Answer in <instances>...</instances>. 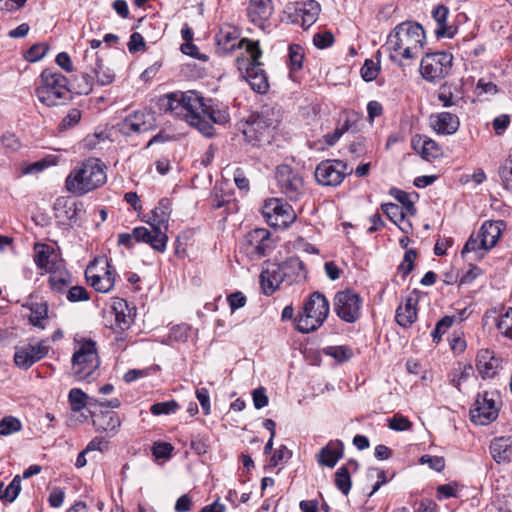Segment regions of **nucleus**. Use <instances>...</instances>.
<instances>
[{
    "mask_svg": "<svg viewBox=\"0 0 512 512\" xmlns=\"http://www.w3.org/2000/svg\"><path fill=\"white\" fill-rule=\"evenodd\" d=\"M282 273L280 264L277 263H270L262 270L260 274V286L265 295H272L280 288L281 284H285Z\"/></svg>",
    "mask_w": 512,
    "mask_h": 512,
    "instance_id": "nucleus-23",
    "label": "nucleus"
},
{
    "mask_svg": "<svg viewBox=\"0 0 512 512\" xmlns=\"http://www.w3.org/2000/svg\"><path fill=\"white\" fill-rule=\"evenodd\" d=\"M320 11L321 6L315 0L296 3L293 22L300 23L304 29H307L317 21Z\"/></svg>",
    "mask_w": 512,
    "mask_h": 512,
    "instance_id": "nucleus-24",
    "label": "nucleus"
},
{
    "mask_svg": "<svg viewBox=\"0 0 512 512\" xmlns=\"http://www.w3.org/2000/svg\"><path fill=\"white\" fill-rule=\"evenodd\" d=\"M452 62L451 53L444 51L427 53L421 60L420 73L426 81L436 83L450 73Z\"/></svg>",
    "mask_w": 512,
    "mask_h": 512,
    "instance_id": "nucleus-10",
    "label": "nucleus"
},
{
    "mask_svg": "<svg viewBox=\"0 0 512 512\" xmlns=\"http://www.w3.org/2000/svg\"><path fill=\"white\" fill-rule=\"evenodd\" d=\"M347 174V164L340 160H324L315 170L316 181L323 186L339 185Z\"/></svg>",
    "mask_w": 512,
    "mask_h": 512,
    "instance_id": "nucleus-17",
    "label": "nucleus"
},
{
    "mask_svg": "<svg viewBox=\"0 0 512 512\" xmlns=\"http://www.w3.org/2000/svg\"><path fill=\"white\" fill-rule=\"evenodd\" d=\"M54 209L56 211V217L76 222L79 213L83 209V205L81 203L70 202L66 198H58L54 204Z\"/></svg>",
    "mask_w": 512,
    "mask_h": 512,
    "instance_id": "nucleus-38",
    "label": "nucleus"
},
{
    "mask_svg": "<svg viewBox=\"0 0 512 512\" xmlns=\"http://www.w3.org/2000/svg\"><path fill=\"white\" fill-rule=\"evenodd\" d=\"M159 109L175 117H183L187 123L206 137L214 135L211 124L224 125L230 120L228 107L213 99L204 98L199 92H172L158 100Z\"/></svg>",
    "mask_w": 512,
    "mask_h": 512,
    "instance_id": "nucleus-1",
    "label": "nucleus"
},
{
    "mask_svg": "<svg viewBox=\"0 0 512 512\" xmlns=\"http://www.w3.org/2000/svg\"><path fill=\"white\" fill-rule=\"evenodd\" d=\"M389 428L395 431H405L411 428L412 423L408 420V418L396 414L391 419L388 420Z\"/></svg>",
    "mask_w": 512,
    "mask_h": 512,
    "instance_id": "nucleus-61",
    "label": "nucleus"
},
{
    "mask_svg": "<svg viewBox=\"0 0 512 512\" xmlns=\"http://www.w3.org/2000/svg\"><path fill=\"white\" fill-rule=\"evenodd\" d=\"M115 318V328L121 331L128 329L132 323L131 311L124 299H116L111 307Z\"/></svg>",
    "mask_w": 512,
    "mask_h": 512,
    "instance_id": "nucleus-37",
    "label": "nucleus"
},
{
    "mask_svg": "<svg viewBox=\"0 0 512 512\" xmlns=\"http://www.w3.org/2000/svg\"><path fill=\"white\" fill-rule=\"evenodd\" d=\"M72 373L77 381L95 379L100 361L96 343L91 339H75V348L72 356Z\"/></svg>",
    "mask_w": 512,
    "mask_h": 512,
    "instance_id": "nucleus-5",
    "label": "nucleus"
},
{
    "mask_svg": "<svg viewBox=\"0 0 512 512\" xmlns=\"http://www.w3.org/2000/svg\"><path fill=\"white\" fill-rule=\"evenodd\" d=\"M93 426L98 433H103L107 437H114L119 432L121 420L117 413L112 411L101 412L95 415Z\"/></svg>",
    "mask_w": 512,
    "mask_h": 512,
    "instance_id": "nucleus-26",
    "label": "nucleus"
},
{
    "mask_svg": "<svg viewBox=\"0 0 512 512\" xmlns=\"http://www.w3.org/2000/svg\"><path fill=\"white\" fill-rule=\"evenodd\" d=\"M38 100L48 107L66 103L71 98L68 79L54 69H44L35 90Z\"/></svg>",
    "mask_w": 512,
    "mask_h": 512,
    "instance_id": "nucleus-4",
    "label": "nucleus"
},
{
    "mask_svg": "<svg viewBox=\"0 0 512 512\" xmlns=\"http://www.w3.org/2000/svg\"><path fill=\"white\" fill-rule=\"evenodd\" d=\"M379 73V66L371 59H367L361 68V76L366 81H373Z\"/></svg>",
    "mask_w": 512,
    "mask_h": 512,
    "instance_id": "nucleus-56",
    "label": "nucleus"
},
{
    "mask_svg": "<svg viewBox=\"0 0 512 512\" xmlns=\"http://www.w3.org/2000/svg\"><path fill=\"white\" fill-rule=\"evenodd\" d=\"M363 300L354 290L338 291L333 299V310L346 323H355L361 317Z\"/></svg>",
    "mask_w": 512,
    "mask_h": 512,
    "instance_id": "nucleus-11",
    "label": "nucleus"
},
{
    "mask_svg": "<svg viewBox=\"0 0 512 512\" xmlns=\"http://www.w3.org/2000/svg\"><path fill=\"white\" fill-rule=\"evenodd\" d=\"M81 117H82V113L79 109H77V108L70 109L68 111V113L66 114V116H64L63 119L61 120V122L59 123L58 130L60 132H63V131L73 128L74 126H76L79 123V121L81 120Z\"/></svg>",
    "mask_w": 512,
    "mask_h": 512,
    "instance_id": "nucleus-46",
    "label": "nucleus"
},
{
    "mask_svg": "<svg viewBox=\"0 0 512 512\" xmlns=\"http://www.w3.org/2000/svg\"><path fill=\"white\" fill-rule=\"evenodd\" d=\"M153 128L154 116L146 111H136L118 124L119 131L126 136L147 132Z\"/></svg>",
    "mask_w": 512,
    "mask_h": 512,
    "instance_id": "nucleus-19",
    "label": "nucleus"
},
{
    "mask_svg": "<svg viewBox=\"0 0 512 512\" xmlns=\"http://www.w3.org/2000/svg\"><path fill=\"white\" fill-rule=\"evenodd\" d=\"M390 195H392L399 203H401V208L403 211H406L408 215L413 216L416 214L414 202L411 200V197L407 192L397 188H392L390 190Z\"/></svg>",
    "mask_w": 512,
    "mask_h": 512,
    "instance_id": "nucleus-41",
    "label": "nucleus"
},
{
    "mask_svg": "<svg viewBox=\"0 0 512 512\" xmlns=\"http://www.w3.org/2000/svg\"><path fill=\"white\" fill-rule=\"evenodd\" d=\"M291 456L292 452L285 445H281L272 455L270 464L276 467L289 460Z\"/></svg>",
    "mask_w": 512,
    "mask_h": 512,
    "instance_id": "nucleus-59",
    "label": "nucleus"
},
{
    "mask_svg": "<svg viewBox=\"0 0 512 512\" xmlns=\"http://www.w3.org/2000/svg\"><path fill=\"white\" fill-rule=\"evenodd\" d=\"M49 274L50 276L48 282L50 288L53 291L62 293L66 290L67 287L70 286L72 282L71 274L66 269L65 264L54 270H51Z\"/></svg>",
    "mask_w": 512,
    "mask_h": 512,
    "instance_id": "nucleus-39",
    "label": "nucleus"
},
{
    "mask_svg": "<svg viewBox=\"0 0 512 512\" xmlns=\"http://www.w3.org/2000/svg\"><path fill=\"white\" fill-rule=\"evenodd\" d=\"M269 109H263L244 130L249 141L260 142L269 135L271 128L276 127L277 120L269 118Z\"/></svg>",
    "mask_w": 512,
    "mask_h": 512,
    "instance_id": "nucleus-21",
    "label": "nucleus"
},
{
    "mask_svg": "<svg viewBox=\"0 0 512 512\" xmlns=\"http://www.w3.org/2000/svg\"><path fill=\"white\" fill-rule=\"evenodd\" d=\"M506 224L502 220L485 221L479 229L478 238H481V245L484 251H489L498 242Z\"/></svg>",
    "mask_w": 512,
    "mask_h": 512,
    "instance_id": "nucleus-25",
    "label": "nucleus"
},
{
    "mask_svg": "<svg viewBox=\"0 0 512 512\" xmlns=\"http://www.w3.org/2000/svg\"><path fill=\"white\" fill-rule=\"evenodd\" d=\"M499 177L503 187L512 192V162L506 160L499 168Z\"/></svg>",
    "mask_w": 512,
    "mask_h": 512,
    "instance_id": "nucleus-53",
    "label": "nucleus"
},
{
    "mask_svg": "<svg viewBox=\"0 0 512 512\" xmlns=\"http://www.w3.org/2000/svg\"><path fill=\"white\" fill-rule=\"evenodd\" d=\"M417 257L415 250H407L404 254V258L398 267V272L406 277L413 269L414 261Z\"/></svg>",
    "mask_w": 512,
    "mask_h": 512,
    "instance_id": "nucleus-54",
    "label": "nucleus"
},
{
    "mask_svg": "<svg viewBox=\"0 0 512 512\" xmlns=\"http://www.w3.org/2000/svg\"><path fill=\"white\" fill-rule=\"evenodd\" d=\"M490 454L497 464H509L512 462V438L500 436L494 438L489 446Z\"/></svg>",
    "mask_w": 512,
    "mask_h": 512,
    "instance_id": "nucleus-31",
    "label": "nucleus"
},
{
    "mask_svg": "<svg viewBox=\"0 0 512 512\" xmlns=\"http://www.w3.org/2000/svg\"><path fill=\"white\" fill-rule=\"evenodd\" d=\"M239 35V31L234 26H222L215 35L217 53L224 56L234 51L236 48L243 47H245L246 52L248 53V42L253 41L246 38L239 40Z\"/></svg>",
    "mask_w": 512,
    "mask_h": 512,
    "instance_id": "nucleus-18",
    "label": "nucleus"
},
{
    "mask_svg": "<svg viewBox=\"0 0 512 512\" xmlns=\"http://www.w3.org/2000/svg\"><path fill=\"white\" fill-rule=\"evenodd\" d=\"M22 424L20 420L13 416H6L0 421V435L8 436L20 431Z\"/></svg>",
    "mask_w": 512,
    "mask_h": 512,
    "instance_id": "nucleus-48",
    "label": "nucleus"
},
{
    "mask_svg": "<svg viewBox=\"0 0 512 512\" xmlns=\"http://www.w3.org/2000/svg\"><path fill=\"white\" fill-rule=\"evenodd\" d=\"M106 167L101 160L89 158L76 166L66 177V189L76 195H85L106 183Z\"/></svg>",
    "mask_w": 512,
    "mask_h": 512,
    "instance_id": "nucleus-3",
    "label": "nucleus"
},
{
    "mask_svg": "<svg viewBox=\"0 0 512 512\" xmlns=\"http://www.w3.org/2000/svg\"><path fill=\"white\" fill-rule=\"evenodd\" d=\"M106 138L107 136L103 131L95 132L87 135L83 139V144L87 149H95L101 142H104Z\"/></svg>",
    "mask_w": 512,
    "mask_h": 512,
    "instance_id": "nucleus-63",
    "label": "nucleus"
},
{
    "mask_svg": "<svg viewBox=\"0 0 512 512\" xmlns=\"http://www.w3.org/2000/svg\"><path fill=\"white\" fill-rule=\"evenodd\" d=\"M304 53L299 45H291L289 47V60L293 70H298L302 67Z\"/></svg>",
    "mask_w": 512,
    "mask_h": 512,
    "instance_id": "nucleus-57",
    "label": "nucleus"
},
{
    "mask_svg": "<svg viewBox=\"0 0 512 512\" xmlns=\"http://www.w3.org/2000/svg\"><path fill=\"white\" fill-rule=\"evenodd\" d=\"M34 262L38 269L43 273H49L61 265L65 264L60 254L55 249L43 243L34 245Z\"/></svg>",
    "mask_w": 512,
    "mask_h": 512,
    "instance_id": "nucleus-20",
    "label": "nucleus"
},
{
    "mask_svg": "<svg viewBox=\"0 0 512 512\" xmlns=\"http://www.w3.org/2000/svg\"><path fill=\"white\" fill-rule=\"evenodd\" d=\"M29 316L30 323L41 329L45 328L48 318V305L46 302L32 303Z\"/></svg>",
    "mask_w": 512,
    "mask_h": 512,
    "instance_id": "nucleus-40",
    "label": "nucleus"
},
{
    "mask_svg": "<svg viewBox=\"0 0 512 512\" xmlns=\"http://www.w3.org/2000/svg\"><path fill=\"white\" fill-rule=\"evenodd\" d=\"M171 213V203L168 199L163 198L158 205L151 211L149 220L147 221L151 228H159L160 231L167 232L168 222Z\"/></svg>",
    "mask_w": 512,
    "mask_h": 512,
    "instance_id": "nucleus-34",
    "label": "nucleus"
},
{
    "mask_svg": "<svg viewBox=\"0 0 512 512\" xmlns=\"http://www.w3.org/2000/svg\"><path fill=\"white\" fill-rule=\"evenodd\" d=\"M430 125L438 134L452 135L459 129L460 120L455 114L441 112L430 116Z\"/></svg>",
    "mask_w": 512,
    "mask_h": 512,
    "instance_id": "nucleus-27",
    "label": "nucleus"
},
{
    "mask_svg": "<svg viewBox=\"0 0 512 512\" xmlns=\"http://www.w3.org/2000/svg\"><path fill=\"white\" fill-rule=\"evenodd\" d=\"M449 10L444 5L436 6L432 11V16L437 23L435 34L437 38H452L456 33V27L447 25Z\"/></svg>",
    "mask_w": 512,
    "mask_h": 512,
    "instance_id": "nucleus-36",
    "label": "nucleus"
},
{
    "mask_svg": "<svg viewBox=\"0 0 512 512\" xmlns=\"http://www.w3.org/2000/svg\"><path fill=\"white\" fill-rule=\"evenodd\" d=\"M425 40V31L419 23L405 21L389 33L385 48L390 60L400 64L402 59H416L424 48Z\"/></svg>",
    "mask_w": 512,
    "mask_h": 512,
    "instance_id": "nucleus-2",
    "label": "nucleus"
},
{
    "mask_svg": "<svg viewBox=\"0 0 512 512\" xmlns=\"http://www.w3.org/2000/svg\"><path fill=\"white\" fill-rule=\"evenodd\" d=\"M412 147L426 161H432L443 155V150L438 143L427 136H414Z\"/></svg>",
    "mask_w": 512,
    "mask_h": 512,
    "instance_id": "nucleus-30",
    "label": "nucleus"
},
{
    "mask_svg": "<svg viewBox=\"0 0 512 512\" xmlns=\"http://www.w3.org/2000/svg\"><path fill=\"white\" fill-rule=\"evenodd\" d=\"M273 247L271 234L265 228H256L248 232L243 243L246 254L251 258L266 256Z\"/></svg>",
    "mask_w": 512,
    "mask_h": 512,
    "instance_id": "nucleus-16",
    "label": "nucleus"
},
{
    "mask_svg": "<svg viewBox=\"0 0 512 512\" xmlns=\"http://www.w3.org/2000/svg\"><path fill=\"white\" fill-rule=\"evenodd\" d=\"M344 455V444L340 440H331L322 447L317 455L319 465L329 468L335 467Z\"/></svg>",
    "mask_w": 512,
    "mask_h": 512,
    "instance_id": "nucleus-32",
    "label": "nucleus"
},
{
    "mask_svg": "<svg viewBox=\"0 0 512 512\" xmlns=\"http://www.w3.org/2000/svg\"><path fill=\"white\" fill-rule=\"evenodd\" d=\"M69 302H80L89 300L90 296L88 291L83 286H71L66 294Z\"/></svg>",
    "mask_w": 512,
    "mask_h": 512,
    "instance_id": "nucleus-55",
    "label": "nucleus"
},
{
    "mask_svg": "<svg viewBox=\"0 0 512 512\" xmlns=\"http://www.w3.org/2000/svg\"><path fill=\"white\" fill-rule=\"evenodd\" d=\"M191 327L187 324L175 325L171 328L169 339L176 342H186L190 336Z\"/></svg>",
    "mask_w": 512,
    "mask_h": 512,
    "instance_id": "nucleus-52",
    "label": "nucleus"
},
{
    "mask_svg": "<svg viewBox=\"0 0 512 512\" xmlns=\"http://www.w3.org/2000/svg\"><path fill=\"white\" fill-rule=\"evenodd\" d=\"M133 236L137 242L149 244L154 250L164 252L166 250L168 237L164 231L159 228L148 229L146 227H136L133 229Z\"/></svg>",
    "mask_w": 512,
    "mask_h": 512,
    "instance_id": "nucleus-22",
    "label": "nucleus"
},
{
    "mask_svg": "<svg viewBox=\"0 0 512 512\" xmlns=\"http://www.w3.org/2000/svg\"><path fill=\"white\" fill-rule=\"evenodd\" d=\"M262 212L269 225L278 228H286L296 219L292 207L278 198L266 200Z\"/></svg>",
    "mask_w": 512,
    "mask_h": 512,
    "instance_id": "nucleus-13",
    "label": "nucleus"
},
{
    "mask_svg": "<svg viewBox=\"0 0 512 512\" xmlns=\"http://www.w3.org/2000/svg\"><path fill=\"white\" fill-rule=\"evenodd\" d=\"M85 277L88 283L98 292L108 293L114 287V272L107 260L91 263L85 271Z\"/></svg>",
    "mask_w": 512,
    "mask_h": 512,
    "instance_id": "nucleus-14",
    "label": "nucleus"
},
{
    "mask_svg": "<svg viewBox=\"0 0 512 512\" xmlns=\"http://www.w3.org/2000/svg\"><path fill=\"white\" fill-rule=\"evenodd\" d=\"M329 314V302L326 297L314 292L303 308V313L297 318L296 328L301 333H310L318 329Z\"/></svg>",
    "mask_w": 512,
    "mask_h": 512,
    "instance_id": "nucleus-7",
    "label": "nucleus"
},
{
    "mask_svg": "<svg viewBox=\"0 0 512 512\" xmlns=\"http://www.w3.org/2000/svg\"><path fill=\"white\" fill-rule=\"evenodd\" d=\"M334 42V36L330 31L316 33L313 37L314 45L319 49H325Z\"/></svg>",
    "mask_w": 512,
    "mask_h": 512,
    "instance_id": "nucleus-60",
    "label": "nucleus"
},
{
    "mask_svg": "<svg viewBox=\"0 0 512 512\" xmlns=\"http://www.w3.org/2000/svg\"><path fill=\"white\" fill-rule=\"evenodd\" d=\"M420 462L422 464H428L430 468L437 472L442 471L445 467L444 459L438 456L423 455L420 458Z\"/></svg>",
    "mask_w": 512,
    "mask_h": 512,
    "instance_id": "nucleus-64",
    "label": "nucleus"
},
{
    "mask_svg": "<svg viewBox=\"0 0 512 512\" xmlns=\"http://www.w3.org/2000/svg\"><path fill=\"white\" fill-rule=\"evenodd\" d=\"M455 321L454 316H444L440 319L431 333V336L435 342H439L443 334L452 326Z\"/></svg>",
    "mask_w": 512,
    "mask_h": 512,
    "instance_id": "nucleus-51",
    "label": "nucleus"
},
{
    "mask_svg": "<svg viewBox=\"0 0 512 512\" xmlns=\"http://www.w3.org/2000/svg\"><path fill=\"white\" fill-rule=\"evenodd\" d=\"M83 61L85 62L84 68L86 72L83 75L84 84H79V93L88 94L92 91L91 76L88 72L95 75L97 82L101 86L110 85L114 81V72L110 68L105 67L102 60L99 59L97 52L86 50Z\"/></svg>",
    "mask_w": 512,
    "mask_h": 512,
    "instance_id": "nucleus-8",
    "label": "nucleus"
},
{
    "mask_svg": "<svg viewBox=\"0 0 512 512\" xmlns=\"http://www.w3.org/2000/svg\"><path fill=\"white\" fill-rule=\"evenodd\" d=\"M68 399L71 409L79 412L87 405L88 396L81 389L73 388L69 391Z\"/></svg>",
    "mask_w": 512,
    "mask_h": 512,
    "instance_id": "nucleus-44",
    "label": "nucleus"
},
{
    "mask_svg": "<svg viewBox=\"0 0 512 512\" xmlns=\"http://www.w3.org/2000/svg\"><path fill=\"white\" fill-rule=\"evenodd\" d=\"M21 491V479L15 476L8 486L3 487L2 498L8 502H13Z\"/></svg>",
    "mask_w": 512,
    "mask_h": 512,
    "instance_id": "nucleus-50",
    "label": "nucleus"
},
{
    "mask_svg": "<svg viewBox=\"0 0 512 512\" xmlns=\"http://www.w3.org/2000/svg\"><path fill=\"white\" fill-rule=\"evenodd\" d=\"M500 404V395L497 391L478 394L474 407L470 410L471 421L481 426L490 424L497 419Z\"/></svg>",
    "mask_w": 512,
    "mask_h": 512,
    "instance_id": "nucleus-9",
    "label": "nucleus"
},
{
    "mask_svg": "<svg viewBox=\"0 0 512 512\" xmlns=\"http://www.w3.org/2000/svg\"><path fill=\"white\" fill-rule=\"evenodd\" d=\"M47 50L48 48L45 45L35 44L27 51L26 59L29 62H36L45 56Z\"/></svg>",
    "mask_w": 512,
    "mask_h": 512,
    "instance_id": "nucleus-62",
    "label": "nucleus"
},
{
    "mask_svg": "<svg viewBox=\"0 0 512 512\" xmlns=\"http://www.w3.org/2000/svg\"><path fill=\"white\" fill-rule=\"evenodd\" d=\"M248 45L249 58H237L238 70L252 90L265 94L269 89V82L263 64L260 62L262 50L259 42H248Z\"/></svg>",
    "mask_w": 512,
    "mask_h": 512,
    "instance_id": "nucleus-6",
    "label": "nucleus"
},
{
    "mask_svg": "<svg viewBox=\"0 0 512 512\" xmlns=\"http://www.w3.org/2000/svg\"><path fill=\"white\" fill-rule=\"evenodd\" d=\"M324 353L339 362H345L352 357V350L346 346H328L324 348Z\"/></svg>",
    "mask_w": 512,
    "mask_h": 512,
    "instance_id": "nucleus-49",
    "label": "nucleus"
},
{
    "mask_svg": "<svg viewBox=\"0 0 512 512\" xmlns=\"http://www.w3.org/2000/svg\"><path fill=\"white\" fill-rule=\"evenodd\" d=\"M335 485L344 494L347 495L351 489V477L345 466L338 468L335 473Z\"/></svg>",
    "mask_w": 512,
    "mask_h": 512,
    "instance_id": "nucleus-43",
    "label": "nucleus"
},
{
    "mask_svg": "<svg viewBox=\"0 0 512 512\" xmlns=\"http://www.w3.org/2000/svg\"><path fill=\"white\" fill-rule=\"evenodd\" d=\"M500 366V360L489 349H481L476 358V368L483 379L493 378Z\"/></svg>",
    "mask_w": 512,
    "mask_h": 512,
    "instance_id": "nucleus-33",
    "label": "nucleus"
},
{
    "mask_svg": "<svg viewBox=\"0 0 512 512\" xmlns=\"http://www.w3.org/2000/svg\"><path fill=\"white\" fill-rule=\"evenodd\" d=\"M282 269L286 285H293L306 279V270L303 262L298 257H290L282 263H279Z\"/></svg>",
    "mask_w": 512,
    "mask_h": 512,
    "instance_id": "nucleus-28",
    "label": "nucleus"
},
{
    "mask_svg": "<svg viewBox=\"0 0 512 512\" xmlns=\"http://www.w3.org/2000/svg\"><path fill=\"white\" fill-rule=\"evenodd\" d=\"M48 340L30 341L15 347L14 362L21 369H28L49 352Z\"/></svg>",
    "mask_w": 512,
    "mask_h": 512,
    "instance_id": "nucleus-12",
    "label": "nucleus"
},
{
    "mask_svg": "<svg viewBox=\"0 0 512 512\" xmlns=\"http://www.w3.org/2000/svg\"><path fill=\"white\" fill-rule=\"evenodd\" d=\"M273 14L271 0H249L247 15L251 22L263 28L264 23L269 20Z\"/></svg>",
    "mask_w": 512,
    "mask_h": 512,
    "instance_id": "nucleus-29",
    "label": "nucleus"
},
{
    "mask_svg": "<svg viewBox=\"0 0 512 512\" xmlns=\"http://www.w3.org/2000/svg\"><path fill=\"white\" fill-rule=\"evenodd\" d=\"M382 210L386 216L396 225L403 223L407 215L406 211L394 203L382 204Z\"/></svg>",
    "mask_w": 512,
    "mask_h": 512,
    "instance_id": "nucleus-42",
    "label": "nucleus"
},
{
    "mask_svg": "<svg viewBox=\"0 0 512 512\" xmlns=\"http://www.w3.org/2000/svg\"><path fill=\"white\" fill-rule=\"evenodd\" d=\"M496 325L504 337L512 339V307L499 316Z\"/></svg>",
    "mask_w": 512,
    "mask_h": 512,
    "instance_id": "nucleus-45",
    "label": "nucleus"
},
{
    "mask_svg": "<svg viewBox=\"0 0 512 512\" xmlns=\"http://www.w3.org/2000/svg\"><path fill=\"white\" fill-rule=\"evenodd\" d=\"M472 373V366H464L462 370L455 371L450 378V383L460 390V386L463 382H465Z\"/></svg>",
    "mask_w": 512,
    "mask_h": 512,
    "instance_id": "nucleus-58",
    "label": "nucleus"
},
{
    "mask_svg": "<svg viewBox=\"0 0 512 512\" xmlns=\"http://www.w3.org/2000/svg\"><path fill=\"white\" fill-rule=\"evenodd\" d=\"M275 179L281 192L292 201L298 200L303 193V179L288 165L277 167Z\"/></svg>",
    "mask_w": 512,
    "mask_h": 512,
    "instance_id": "nucleus-15",
    "label": "nucleus"
},
{
    "mask_svg": "<svg viewBox=\"0 0 512 512\" xmlns=\"http://www.w3.org/2000/svg\"><path fill=\"white\" fill-rule=\"evenodd\" d=\"M417 300L413 297H407L396 310V322L404 327H410L417 319Z\"/></svg>",
    "mask_w": 512,
    "mask_h": 512,
    "instance_id": "nucleus-35",
    "label": "nucleus"
},
{
    "mask_svg": "<svg viewBox=\"0 0 512 512\" xmlns=\"http://www.w3.org/2000/svg\"><path fill=\"white\" fill-rule=\"evenodd\" d=\"M179 409V404L175 400L154 403L150 407V412L155 415H169L174 414Z\"/></svg>",
    "mask_w": 512,
    "mask_h": 512,
    "instance_id": "nucleus-47",
    "label": "nucleus"
}]
</instances>
